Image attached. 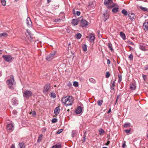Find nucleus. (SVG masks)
<instances>
[{
	"mask_svg": "<svg viewBox=\"0 0 148 148\" xmlns=\"http://www.w3.org/2000/svg\"><path fill=\"white\" fill-rule=\"evenodd\" d=\"M61 101L62 103L65 106H68L72 105L74 101V99L72 96H67L63 97Z\"/></svg>",
	"mask_w": 148,
	"mask_h": 148,
	"instance_id": "f257e3e1",
	"label": "nucleus"
},
{
	"mask_svg": "<svg viewBox=\"0 0 148 148\" xmlns=\"http://www.w3.org/2000/svg\"><path fill=\"white\" fill-rule=\"evenodd\" d=\"M113 3L112 0H104V4L107 6V8L108 9H111L112 7L117 6L116 4L113 3L112 5L109 6L110 4Z\"/></svg>",
	"mask_w": 148,
	"mask_h": 148,
	"instance_id": "f03ea898",
	"label": "nucleus"
},
{
	"mask_svg": "<svg viewBox=\"0 0 148 148\" xmlns=\"http://www.w3.org/2000/svg\"><path fill=\"white\" fill-rule=\"evenodd\" d=\"M56 53V51H55L51 52L49 55L46 56V60L48 61H51L54 57Z\"/></svg>",
	"mask_w": 148,
	"mask_h": 148,
	"instance_id": "7ed1b4c3",
	"label": "nucleus"
},
{
	"mask_svg": "<svg viewBox=\"0 0 148 148\" xmlns=\"http://www.w3.org/2000/svg\"><path fill=\"white\" fill-rule=\"evenodd\" d=\"M50 84L49 83L46 84L44 86L43 89V92L45 94H47L50 91Z\"/></svg>",
	"mask_w": 148,
	"mask_h": 148,
	"instance_id": "20e7f679",
	"label": "nucleus"
},
{
	"mask_svg": "<svg viewBox=\"0 0 148 148\" xmlns=\"http://www.w3.org/2000/svg\"><path fill=\"white\" fill-rule=\"evenodd\" d=\"M2 57L4 60L7 62H10L14 59V58L10 55H3V56Z\"/></svg>",
	"mask_w": 148,
	"mask_h": 148,
	"instance_id": "39448f33",
	"label": "nucleus"
},
{
	"mask_svg": "<svg viewBox=\"0 0 148 148\" xmlns=\"http://www.w3.org/2000/svg\"><path fill=\"white\" fill-rule=\"evenodd\" d=\"M14 125L13 123H9L7 126V130L8 132H11L14 130Z\"/></svg>",
	"mask_w": 148,
	"mask_h": 148,
	"instance_id": "423d86ee",
	"label": "nucleus"
},
{
	"mask_svg": "<svg viewBox=\"0 0 148 148\" xmlns=\"http://www.w3.org/2000/svg\"><path fill=\"white\" fill-rule=\"evenodd\" d=\"M32 95V93L30 90H26L23 92V96L24 97L29 98L31 97Z\"/></svg>",
	"mask_w": 148,
	"mask_h": 148,
	"instance_id": "0eeeda50",
	"label": "nucleus"
},
{
	"mask_svg": "<svg viewBox=\"0 0 148 148\" xmlns=\"http://www.w3.org/2000/svg\"><path fill=\"white\" fill-rule=\"evenodd\" d=\"M7 83L8 84L9 86V87L10 89H12L14 88L13 85L14 84V82L13 80H11L9 79L7 81Z\"/></svg>",
	"mask_w": 148,
	"mask_h": 148,
	"instance_id": "6e6552de",
	"label": "nucleus"
},
{
	"mask_svg": "<svg viewBox=\"0 0 148 148\" xmlns=\"http://www.w3.org/2000/svg\"><path fill=\"white\" fill-rule=\"evenodd\" d=\"M81 25L82 27H86L88 25V21L84 19H82L81 21Z\"/></svg>",
	"mask_w": 148,
	"mask_h": 148,
	"instance_id": "1a4fd4ad",
	"label": "nucleus"
},
{
	"mask_svg": "<svg viewBox=\"0 0 148 148\" xmlns=\"http://www.w3.org/2000/svg\"><path fill=\"white\" fill-rule=\"evenodd\" d=\"M86 38H88L89 41L92 43L94 41L95 39V35L93 34H91L88 37L87 36Z\"/></svg>",
	"mask_w": 148,
	"mask_h": 148,
	"instance_id": "9d476101",
	"label": "nucleus"
},
{
	"mask_svg": "<svg viewBox=\"0 0 148 148\" xmlns=\"http://www.w3.org/2000/svg\"><path fill=\"white\" fill-rule=\"evenodd\" d=\"M109 13L107 12L106 11L103 14V21H106L109 18Z\"/></svg>",
	"mask_w": 148,
	"mask_h": 148,
	"instance_id": "9b49d317",
	"label": "nucleus"
},
{
	"mask_svg": "<svg viewBox=\"0 0 148 148\" xmlns=\"http://www.w3.org/2000/svg\"><path fill=\"white\" fill-rule=\"evenodd\" d=\"M143 27L144 30L146 31L148 30V22L145 20L143 24Z\"/></svg>",
	"mask_w": 148,
	"mask_h": 148,
	"instance_id": "f8f14e48",
	"label": "nucleus"
},
{
	"mask_svg": "<svg viewBox=\"0 0 148 148\" xmlns=\"http://www.w3.org/2000/svg\"><path fill=\"white\" fill-rule=\"evenodd\" d=\"M139 48L140 49L143 51H145L148 50L147 47L144 45H139Z\"/></svg>",
	"mask_w": 148,
	"mask_h": 148,
	"instance_id": "ddd939ff",
	"label": "nucleus"
},
{
	"mask_svg": "<svg viewBox=\"0 0 148 148\" xmlns=\"http://www.w3.org/2000/svg\"><path fill=\"white\" fill-rule=\"evenodd\" d=\"M130 19L132 21L134 20L136 18V16L133 13H129L128 14Z\"/></svg>",
	"mask_w": 148,
	"mask_h": 148,
	"instance_id": "4468645a",
	"label": "nucleus"
},
{
	"mask_svg": "<svg viewBox=\"0 0 148 148\" xmlns=\"http://www.w3.org/2000/svg\"><path fill=\"white\" fill-rule=\"evenodd\" d=\"M26 21L27 26L29 27H31L32 26V23L29 17H27L26 19Z\"/></svg>",
	"mask_w": 148,
	"mask_h": 148,
	"instance_id": "2eb2a0df",
	"label": "nucleus"
},
{
	"mask_svg": "<svg viewBox=\"0 0 148 148\" xmlns=\"http://www.w3.org/2000/svg\"><path fill=\"white\" fill-rule=\"evenodd\" d=\"M60 111V109L59 107H56L54 110V113L55 114L56 116H57L59 114ZM56 117V116H54Z\"/></svg>",
	"mask_w": 148,
	"mask_h": 148,
	"instance_id": "dca6fc26",
	"label": "nucleus"
},
{
	"mask_svg": "<svg viewBox=\"0 0 148 148\" xmlns=\"http://www.w3.org/2000/svg\"><path fill=\"white\" fill-rule=\"evenodd\" d=\"M82 111V107L81 106H78L76 110L75 111V112L77 114H79Z\"/></svg>",
	"mask_w": 148,
	"mask_h": 148,
	"instance_id": "f3484780",
	"label": "nucleus"
},
{
	"mask_svg": "<svg viewBox=\"0 0 148 148\" xmlns=\"http://www.w3.org/2000/svg\"><path fill=\"white\" fill-rule=\"evenodd\" d=\"M8 35L7 33H3L0 34V38L5 39L6 38Z\"/></svg>",
	"mask_w": 148,
	"mask_h": 148,
	"instance_id": "a211bd4d",
	"label": "nucleus"
},
{
	"mask_svg": "<svg viewBox=\"0 0 148 148\" xmlns=\"http://www.w3.org/2000/svg\"><path fill=\"white\" fill-rule=\"evenodd\" d=\"M130 88L132 90H134L136 88V87L134 83H133L130 84Z\"/></svg>",
	"mask_w": 148,
	"mask_h": 148,
	"instance_id": "6ab92c4d",
	"label": "nucleus"
},
{
	"mask_svg": "<svg viewBox=\"0 0 148 148\" xmlns=\"http://www.w3.org/2000/svg\"><path fill=\"white\" fill-rule=\"evenodd\" d=\"M71 23L74 25H77L78 23V20L77 19H73L72 20Z\"/></svg>",
	"mask_w": 148,
	"mask_h": 148,
	"instance_id": "aec40b11",
	"label": "nucleus"
},
{
	"mask_svg": "<svg viewBox=\"0 0 148 148\" xmlns=\"http://www.w3.org/2000/svg\"><path fill=\"white\" fill-rule=\"evenodd\" d=\"M18 148H25V143H20L18 146Z\"/></svg>",
	"mask_w": 148,
	"mask_h": 148,
	"instance_id": "412c9836",
	"label": "nucleus"
},
{
	"mask_svg": "<svg viewBox=\"0 0 148 148\" xmlns=\"http://www.w3.org/2000/svg\"><path fill=\"white\" fill-rule=\"evenodd\" d=\"M12 103L13 105H16L18 104V101L16 98H13L12 99Z\"/></svg>",
	"mask_w": 148,
	"mask_h": 148,
	"instance_id": "4be33fe9",
	"label": "nucleus"
},
{
	"mask_svg": "<svg viewBox=\"0 0 148 148\" xmlns=\"http://www.w3.org/2000/svg\"><path fill=\"white\" fill-rule=\"evenodd\" d=\"M139 8L143 11L146 12L148 13V8L146 7H144L141 6H140Z\"/></svg>",
	"mask_w": 148,
	"mask_h": 148,
	"instance_id": "5701e85b",
	"label": "nucleus"
},
{
	"mask_svg": "<svg viewBox=\"0 0 148 148\" xmlns=\"http://www.w3.org/2000/svg\"><path fill=\"white\" fill-rule=\"evenodd\" d=\"M43 137V136L42 134H41L39 135L38 137V138L37 140V142L38 143H40L41 142L42 139Z\"/></svg>",
	"mask_w": 148,
	"mask_h": 148,
	"instance_id": "b1692460",
	"label": "nucleus"
},
{
	"mask_svg": "<svg viewBox=\"0 0 148 148\" xmlns=\"http://www.w3.org/2000/svg\"><path fill=\"white\" fill-rule=\"evenodd\" d=\"M61 145L60 143H58L53 145L51 148H61Z\"/></svg>",
	"mask_w": 148,
	"mask_h": 148,
	"instance_id": "393cba45",
	"label": "nucleus"
},
{
	"mask_svg": "<svg viewBox=\"0 0 148 148\" xmlns=\"http://www.w3.org/2000/svg\"><path fill=\"white\" fill-rule=\"evenodd\" d=\"M120 35L121 37L122 38V39L125 40L126 39V36L125 34L124 33H123L122 32H120Z\"/></svg>",
	"mask_w": 148,
	"mask_h": 148,
	"instance_id": "a878e982",
	"label": "nucleus"
},
{
	"mask_svg": "<svg viewBox=\"0 0 148 148\" xmlns=\"http://www.w3.org/2000/svg\"><path fill=\"white\" fill-rule=\"evenodd\" d=\"M108 46L111 52L114 51V49L113 48L112 45L110 43H109L108 44Z\"/></svg>",
	"mask_w": 148,
	"mask_h": 148,
	"instance_id": "bb28decb",
	"label": "nucleus"
},
{
	"mask_svg": "<svg viewBox=\"0 0 148 148\" xmlns=\"http://www.w3.org/2000/svg\"><path fill=\"white\" fill-rule=\"evenodd\" d=\"M77 133V132L75 130H73L71 134L72 137H74L76 136Z\"/></svg>",
	"mask_w": 148,
	"mask_h": 148,
	"instance_id": "cd10ccee",
	"label": "nucleus"
},
{
	"mask_svg": "<svg viewBox=\"0 0 148 148\" xmlns=\"http://www.w3.org/2000/svg\"><path fill=\"white\" fill-rule=\"evenodd\" d=\"M119 8V7H114L112 9V11L114 13H116L118 12Z\"/></svg>",
	"mask_w": 148,
	"mask_h": 148,
	"instance_id": "c85d7f7f",
	"label": "nucleus"
},
{
	"mask_svg": "<svg viewBox=\"0 0 148 148\" xmlns=\"http://www.w3.org/2000/svg\"><path fill=\"white\" fill-rule=\"evenodd\" d=\"M131 124L130 123H126L123 125V127L124 128H127L129 127H130V126Z\"/></svg>",
	"mask_w": 148,
	"mask_h": 148,
	"instance_id": "c756f323",
	"label": "nucleus"
},
{
	"mask_svg": "<svg viewBox=\"0 0 148 148\" xmlns=\"http://www.w3.org/2000/svg\"><path fill=\"white\" fill-rule=\"evenodd\" d=\"M73 14L75 15L76 14L77 16H79L80 14V12L79 11H77L76 12V13H75V10L74 9L73 10Z\"/></svg>",
	"mask_w": 148,
	"mask_h": 148,
	"instance_id": "7c9ffc66",
	"label": "nucleus"
},
{
	"mask_svg": "<svg viewBox=\"0 0 148 148\" xmlns=\"http://www.w3.org/2000/svg\"><path fill=\"white\" fill-rule=\"evenodd\" d=\"M89 80L90 82L93 84H95L96 82V80L92 78H90L89 79Z\"/></svg>",
	"mask_w": 148,
	"mask_h": 148,
	"instance_id": "2f4dec72",
	"label": "nucleus"
},
{
	"mask_svg": "<svg viewBox=\"0 0 148 148\" xmlns=\"http://www.w3.org/2000/svg\"><path fill=\"white\" fill-rule=\"evenodd\" d=\"M99 134L100 135H101L105 133V132L104 130L102 129H99Z\"/></svg>",
	"mask_w": 148,
	"mask_h": 148,
	"instance_id": "473e14b6",
	"label": "nucleus"
},
{
	"mask_svg": "<svg viewBox=\"0 0 148 148\" xmlns=\"http://www.w3.org/2000/svg\"><path fill=\"white\" fill-rule=\"evenodd\" d=\"M121 13L125 16L127 15V12L125 9H123L121 11Z\"/></svg>",
	"mask_w": 148,
	"mask_h": 148,
	"instance_id": "72a5a7b5",
	"label": "nucleus"
},
{
	"mask_svg": "<svg viewBox=\"0 0 148 148\" xmlns=\"http://www.w3.org/2000/svg\"><path fill=\"white\" fill-rule=\"evenodd\" d=\"M118 77L119 78L118 82L120 83L122 79V75L121 74H119Z\"/></svg>",
	"mask_w": 148,
	"mask_h": 148,
	"instance_id": "f704fd0d",
	"label": "nucleus"
},
{
	"mask_svg": "<svg viewBox=\"0 0 148 148\" xmlns=\"http://www.w3.org/2000/svg\"><path fill=\"white\" fill-rule=\"evenodd\" d=\"M82 35L80 33H77L76 35V37L77 39H80L82 37Z\"/></svg>",
	"mask_w": 148,
	"mask_h": 148,
	"instance_id": "c9c22d12",
	"label": "nucleus"
},
{
	"mask_svg": "<svg viewBox=\"0 0 148 148\" xmlns=\"http://www.w3.org/2000/svg\"><path fill=\"white\" fill-rule=\"evenodd\" d=\"M103 102V101L102 100H99L97 101L98 105L99 106H101L102 105Z\"/></svg>",
	"mask_w": 148,
	"mask_h": 148,
	"instance_id": "e433bc0d",
	"label": "nucleus"
},
{
	"mask_svg": "<svg viewBox=\"0 0 148 148\" xmlns=\"http://www.w3.org/2000/svg\"><path fill=\"white\" fill-rule=\"evenodd\" d=\"M86 132H85V134H84V135L83 136V138L82 140V141L83 143L84 142H85V140H86V136L85 134L86 133Z\"/></svg>",
	"mask_w": 148,
	"mask_h": 148,
	"instance_id": "4c0bfd02",
	"label": "nucleus"
},
{
	"mask_svg": "<svg viewBox=\"0 0 148 148\" xmlns=\"http://www.w3.org/2000/svg\"><path fill=\"white\" fill-rule=\"evenodd\" d=\"M82 48L84 51H87L86 45H83Z\"/></svg>",
	"mask_w": 148,
	"mask_h": 148,
	"instance_id": "58836bf2",
	"label": "nucleus"
},
{
	"mask_svg": "<svg viewBox=\"0 0 148 148\" xmlns=\"http://www.w3.org/2000/svg\"><path fill=\"white\" fill-rule=\"evenodd\" d=\"M62 21V19L59 18L55 19L54 20V21L56 22L60 23Z\"/></svg>",
	"mask_w": 148,
	"mask_h": 148,
	"instance_id": "ea45409f",
	"label": "nucleus"
},
{
	"mask_svg": "<svg viewBox=\"0 0 148 148\" xmlns=\"http://www.w3.org/2000/svg\"><path fill=\"white\" fill-rule=\"evenodd\" d=\"M73 85L75 87H78L79 86L78 82H74L73 83Z\"/></svg>",
	"mask_w": 148,
	"mask_h": 148,
	"instance_id": "a19ab883",
	"label": "nucleus"
},
{
	"mask_svg": "<svg viewBox=\"0 0 148 148\" xmlns=\"http://www.w3.org/2000/svg\"><path fill=\"white\" fill-rule=\"evenodd\" d=\"M110 75V74L109 72H107L106 74V77L108 78Z\"/></svg>",
	"mask_w": 148,
	"mask_h": 148,
	"instance_id": "79ce46f5",
	"label": "nucleus"
},
{
	"mask_svg": "<svg viewBox=\"0 0 148 148\" xmlns=\"http://www.w3.org/2000/svg\"><path fill=\"white\" fill-rule=\"evenodd\" d=\"M1 3L3 6H4L5 5L6 2L5 0H1Z\"/></svg>",
	"mask_w": 148,
	"mask_h": 148,
	"instance_id": "37998d69",
	"label": "nucleus"
},
{
	"mask_svg": "<svg viewBox=\"0 0 148 148\" xmlns=\"http://www.w3.org/2000/svg\"><path fill=\"white\" fill-rule=\"evenodd\" d=\"M50 95H51V97H52L53 98L56 97V95L54 93H51Z\"/></svg>",
	"mask_w": 148,
	"mask_h": 148,
	"instance_id": "c03bdc74",
	"label": "nucleus"
},
{
	"mask_svg": "<svg viewBox=\"0 0 148 148\" xmlns=\"http://www.w3.org/2000/svg\"><path fill=\"white\" fill-rule=\"evenodd\" d=\"M131 128L129 130H125V132L127 134H129L131 131Z\"/></svg>",
	"mask_w": 148,
	"mask_h": 148,
	"instance_id": "a18cd8bd",
	"label": "nucleus"
},
{
	"mask_svg": "<svg viewBox=\"0 0 148 148\" xmlns=\"http://www.w3.org/2000/svg\"><path fill=\"white\" fill-rule=\"evenodd\" d=\"M126 146V142H125V141H124L123 144V145H122V148H125Z\"/></svg>",
	"mask_w": 148,
	"mask_h": 148,
	"instance_id": "49530a36",
	"label": "nucleus"
},
{
	"mask_svg": "<svg viewBox=\"0 0 148 148\" xmlns=\"http://www.w3.org/2000/svg\"><path fill=\"white\" fill-rule=\"evenodd\" d=\"M129 59L130 60H133V55L132 54H130L129 56Z\"/></svg>",
	"mask_w": 148,
	"mask_h": 148,
	"instance_id": "de8ad7c7",
	"label": "nucleus"
},
{
	"mask_svg": "<svg viewBox=\"0 0 148 148\" xmlns=\"http://www.w3.org/2000/svg\"><path fill=\"white\" fill-rule=\"evenodd\" d=\"M57 119L56 118H54L51 121L52 123H54L57 122Z\"/></svg>",
	"mask_w": 148,
	"mask_h": 148,
	"instance_id": "09e8293b",
	"label": "nucleus"
},
{
	"mask_svg": "<svg viewBox=\"0 0 148 148\" xmlns=\"http://www.w3.org/2000/svg\"><path fill=\"white\" fill-rule=\"evenodd\" d=\"M27 32L28 34L29 35V36L30 38L32 39V38L31 37V32L29 31L28 30H27Z\"/></svg>",
	"mask_w": 148,
	"mask_h": 148,
	"instance_id": "8fccbe9b",
	"label": "nucleus"
},
{
	"mask_svg": "<svg viewBox=\"0 0 148 148\" xmlns=\"http://www.w3.org/2000/svg\"><path fill=\"white\" fill-rule=\"evenodd\" d=\"M47 130L46 128L45 127H43L42 129V132L43 133L45 132Z\"/></svg>",
	"mask_w": 148,
	"mask_h": 148,
	"instance_id": "3c124183",
	"label": "nucleus"
},
{
	"mask_svg": "<svg viewBox=\"0 0 148 148\" xmlns=\"http://www.w3.org/2000/svg\"><path fill=\"white\" fill-rule=\"evenodd\" d=\"M63 130L62 129H60L57 132V134H60L62 132Z\"/></svg>",
	"mask_w": 148,
	"mask_h": 148,
	"instance_id": "603ef678",
	"label": "nucleus"
},
{
	"mask_svg": "<svg viewBox=\"0 0 148 148\" xmlns=\"http://www.w3.org/2000/svg\"><path fill=\"white\" fill-rule=\"evenodd\" d=\"M128 43L130 44V45H134V44L131 41H129L128 42Z\"/></svg>",
	"mask_w": 148,
	"mask_h": 148,
	"instance_id": "864d4df0",
	"label": "nucleus"
},
{
	"mask_svg": "<svg viewBox=\"0 0 148 148\" xmlns=\"http://www.w3.org/2000/svg\"><path fill=\"white\" fill-rule=\"evenodd\" d=\"M119 97H120V95H118L117 96V98H116V102H115V104H116V103H117V101H118V100L119 99Z\"/></svg>",
	"mask_w": 148,
	"mask_h": 148,
	"instance_id": "5fc2aeb1",
	"label": "nucleus"
},
{
	"mask_svg": "<svg viewBox=\"0 0 148 148\" xmlns=\"http://www.w3.org/2000/svg\"><path fill=\"white\" fill-rule=\"evenodd\" d=\"M10 78H11V79H10V80H13V81L14 82V78L13 75H11Z\"/></svg>",
	"mask_w": 148,
	"mask_h": 148,
	"instance_id": "6e6d98bb",
	"label": "nucleus"
},
{
	"mask_svg": "<svg viewBox=\"0 0 148 148\" xmlns=\"http://www.w3.org/2000/svg\"><path fill=\"white\" fill-rule=\"evenodd\" d=\"M148 69V64L145 66L144 68V70H146Z\"/></svg>",
	"mask_w": 148,
	"mask_h": 148,
	"instance_id": "4d7b16f0",
	"label": "nucleus"
},
{
	"mask_svg": "<svg viewBox=\"0 0 148 148\" xmlns=\"http://www.w3.org/2000/svg\"><path fill=\"white\" fill-rule=\"evenodd\" d=\"M36 112H35V111H34L33 112H32V115L34 116H36Z\"/></svg>",
	"mask_w": 148,
	"mask_h": 148,
	"instance_id": "13d9d810",
	"label": "nucleus"
},
{
	"mask_svg": "<svg viewBox=\"0 0 148 148\" xmlns=\"http://www.w3.org/2000/svg\"><path fill=\"white\" fill-rule=\"evenodd\" d=\"M110 61L109 59H108L107 60V63L108 64H110Z\"/></svg>",
	"mask_w": 148,
	"mask_h": 148,
	"instance_id": "bf43d9fd",
	"label": "nucleus"
},
{
	"mask_svg": "<svg viewBox=\"0 0 148 148\" xmlns=\"http://www.w3.org/2000/svg\"><path fill=\"white\" fill-rule=\"evenodd\" d=\"M10 148H15V145L14 144H12L10 146Z\"/></svg>",
	"mask_w": 148,
	"mask_h": 148,
	"instance_id": "052dcab7",
	"label": "nucleus"
},
{
	"mask_svg": "<svg viewBox=\"0 0 148 148\" xmlns=\"http://www.w3.org/2000/svg\"><path fill=\"white\" fill-rule=\"evenodd\" d=\"M17 111L16 110H14L13 111V113L14 114H17Z\"/></svg>",
	"mask_w": 148,
	"mask_h": 148,
	"instance_id": "680f3d73",
	"label": "nucleus"
},
{
	"mask_svg": "<svg viewBox=\"0 0 148 148\" xmlns=\"http://www.w3.org/2000/svg\"><path fill=\"white\" fill-rule=\"evenodd\" d=\"M146 75H143V79L145 80V77H146Z\"/></svg>",
	"mask_w": 148,
	"mask_h": 148,
	"instance_id": "e2e57ef3",
	"label": "nucleus"
},
{
	"mask_svg": "<svg viewBox=\"0 0 148 148\" xmlns=\"http://www.w3.org/2000/svg\"><path fill=\"white\" fill-rule=\"evenodd\" d=\"M110 141H108L107 143L106 144V145H108L110 144Z\"/></svg>",
	"mask_w": 148,
	"mask_h": 148,
	"instance_id": "0e129e2a",
	"label": "nucleus"
},
{
	"mask_svg": "<svg viewBox=\"0 0 148 148\" xmlns=\"http://www.w3.org/2000/svg\"><path fill=\"white\" fill-rule=\"evenodd\" d=\"M111 112V108H110L109 109V110H108V112H107V113H108V114H109V113H110V112Z\"/></svg>",
	"mask_w": 148,
	"mask_h": 148,
	"instance_id": "69168bd1",
	"label": "nucleus"
},
{
	"mask_svg": "<svg viewBox=\"0 0 148 148\" xmlns=\"http://www.w3.org/2000/svg\"><path fill=\"white\" fill-rule=\"evenodd\" d=\"M51 0H47L48 3H49L51 2Z\"/></svg>",
	"mask_w": 148,
	"mask_h": 148,
	"instance_id": "338daca9",
	"label": "nucleus"
},
{
	"mask_svg": "<svg viewBox=\"0 0 148 148\" xmlns=\"http://www.w3.org/2000/svg\"><path fill=\"white\" fill-rule=\"evenodd\" d=\"M112 85L113 87H114V86L115 84L114 83H112Z\"/></svg>",
	"mask_w": 148,
	"mask_h": 148,
	"instance_id": "774afa93",
	"label": "nucleus"
}]
</instances>
